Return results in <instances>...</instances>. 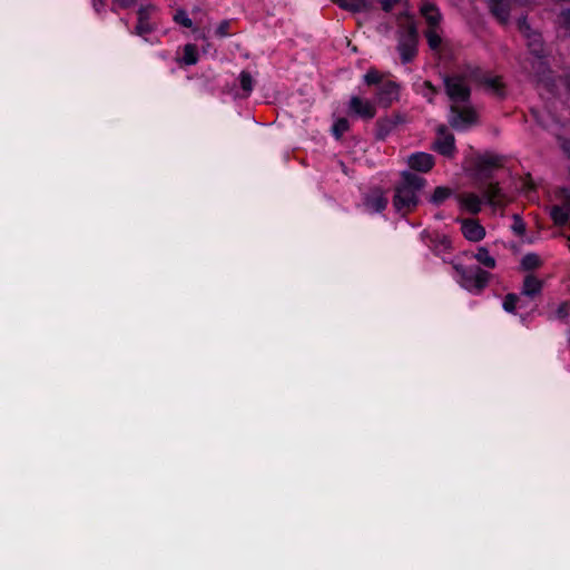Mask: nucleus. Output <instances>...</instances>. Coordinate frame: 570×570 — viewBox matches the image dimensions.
I'll use <instances>...</instances> for the list:
<instances>
[{
	"mask_svg": "<svg viewBox=\"0 0 570 570\" xmlns=\"http://www.w3.org/2000/svg\"><path fill=\"white\" fill-rule=\"evenodd\" d=\"M512 229L519 236H522L525 233V225L519 216L514 217V223L512 225Z\"/></svg>",
	"mask_w": 570,
	"mask_h": 570,
	"instance_id": "58836bf2",
	"label": "nucleus"
},
{
	"mask_svg": "<svg viewBox=\"0 0 570 570\" xmlns=\"http://www.w3.org/2000/svg\"><path fill=\"white\" fill-rule=\"evenodd\" d=\"M542 265V261L535 253H528L521 259V268L523 271H533Z\"/></svg>",
	"mask_w": 570,
	"mask_h": 570,
	"instance_id": "c85d7f7f",
	"label": "nucleus"
},
{
	"mask_svg": "<svg viewBox=\"0 0 570 570\" xmlns=\"http://www.w3.org/2000/svg\"><path fill=\"white\" fill-rule=\"evenodd\" d=\"M173 19L177 24H180L185 28H193L194 26L193 20L188 17L184 9L176 10Z\"/></svg>",
	"mask_w": 570,
	"mask_h": 570,
	"instance_id": "2f4dec72",
	"label": "nucleus"
},
{
	"mask_svg": "<svg viewBox=\"0 0 570 570\" xmlns=\"http://www.w3.org/2000/svg\"><path fill=\"white\" fill-rule=\"evenodd\" d=\"M563 85H564L566 91L570 95V73L564 76Z\"/></svg>",
	"mask_w": 570,
	"mask_h": 570,
	"instance_id": "c03bdc74",
	"label": "nucleus"
},
{
	"mask_svg": "<svg viewBox=\"0 0 570 570\" xmlns=\"http://www.w3.org/2000/svg\"><path fill=\"white\" fill-rule=\"evenodd\" d=\"M364 83L375 86V100L383 108L390 107L399 99L400 86L393 80L383 81V75L376 68H370L363 76Z\"/></svg>",
	"mask_w": 570,
	"mask_h": 570,
	"instance_id": "7ed1b4c3",
	"label": "nucleus"
},
{
	"mask_svg": "<svg viewBox=\"0 0 570 570\" xmlns=\"http://www.w3.org/2000/svg\"><path fill=\"white\" fill-rule=\"evenodd\" d=\"M570 314V301H564L562 302L557 311H556V316L557 318L561 320V321H564Z\"/></svg>",
	"mask_w": 570,
	"mask_h": 570,
	"instance_id": "f704fd0d",
	"label": "nucleus"
},
{
	"mask_svg": "<svg viewBox=\"0 0 570 570\" xmlns=\"http://www.w3.org/2000/svg\"><path fill=\"white\" fill-rule=\"evenodd\" d=\"M420 12L429 26L428 29L439 28L442 20V14L434 3L424 2L420 8Z\"/></svg>",
	"mask_w": 570,
	"mask_h": 570,
	"instance_id": "a211bd4d",
	"label": "nucleus"
},
{
	"mask_svg": "<svg viewBox=\"0 0 570 570\" xmlns=\"http://www.w3.org/2000/svg\"><path fill=\"white\" fill-rule=\"evenodd\" d=\"M350 129V121L346 118H338L332 126V134L340 139Z\"/></svg>",
	"mask_w": 570,
	"mask_h": 570,
	"instance_id": "7c9ffc66",
	"label": "nucleus"
},
{
	"mask_svg": "<svg viewBox=\"0 0 570 570\" xmlns=\"http://www.w3.org/2000/svg\"><path fill=\"white\" fill-rule=\"evenodd\" d=\"M561 17L567 27H570V9H566L561 12Z\"/></svg>",
	"mask_w": 570,
	"mask_h": 570,
	"instance_id": "a19ab883",
	"label": "nucleus"
},
{
	"mask_svg": "<svg viewBox=\"0 0 570 570\" xmlns=\"http://www.w3.org/2000/svg\"><path fill=\"white\" fill-rule=\"evenodd\" d=\"M482 86L492 90L498 96L504 95V83L499 76H491V73H489Z\"/></svg>",
	"mask_w": 570,
	"mask_h": 570,
	"instance_id": "bb28decb",
	"label": "nucleus"
},
{
	"mask_svg": "<svg viewBox=\"0 0 570 570\" xmlns=\"http://www.w3.org/2000/svg\"><path fill=\"white\" fill-rule=\"evenodd\" d=\"M422 86L424 89L422 95L428 99L429 102H432L433 97L439 94V89L430 80H425Z\"/></svg>",
	"mask_w": 570,
	"mask_h": 570,
	"instance_id": "72a5a7b5",
	"label": "nucleus"
},
{
	"mask_svg": "<svg viewBox=\"0 0 570 570\" xmlns=\"http://www.w3.org/2000/svg\"><path fill=\"white\" fill-rule=\"evenodd\" d=\"M444 90L451 104H464L471 101V88L465 83L462 75H445L443 77Z\"/></svg>",
	"mask_w": 570,
	"mask_h": 570,
	"instance_id": "423d86ee",
	"label": "nucleus"
},
{
	"mask_svg": "<svg viewBox=\"0 0 570 570\" xmlns=\"http://www.w3.org/2000/svg\"><path fill=\"white\" fill-rule=\"evenodd\" d=\"M407 164L412 170L428 173L433 168L435 163L431 154L417 151L409 157Z\"/></svg>",
	"mask_w": 570,
	"mask_h": 570,
	"instance_id": "2eb2a0df",
	"label": "nucleus"
},
{
	"mask_svg": "<svg viewBox=\"0 0 570 570\" xmlns=\"http://www.w3.org/2000/svg\"><path fill=\"white\" fill-rule=\"evenodd\" d=\"M569 240H570V235H569Z\"/></svg>",
	"mask_w": 570,
	"mask_h": 570,
	"instance_id": "a18cd8bd",
	"label": "nucleus"
},
{
	"mask_svg": "<svg viewBox=\"0 0 570 570\" xmlns=\"http://www.w3.org/2000/svg\"><path fill=\"white\" fill-rule=\"evenodd\" d=\"M489 73V71L484 70L480 66L466 63L463 67L462 76L464 77V79H469L470 81H473L475 83L483 85Z\"/></svg>",
	"mask_w": 570,
	"mask_h": 570,
	"instance_id": "aec40b11",
	"label": "nucleus"
},
{
	"mask_svg": "<svg viewBox=\"0 0 570 570\" xmlns=\"http://www.w3.org/2000/svg\"><path fill=\"white\" fill-rule=\"evenodd\" d=\"M402 0H380L381 9L390 13L394 9L395 6L400 4Z\"/></svg>",
	"mask_w": 570,
	"mask_h": 570,
	"instance_id": "4c0bfd02",
	"label": "nucleus"
},
{
	"mask_svg": "<svg viewBox=\"0 0 570 570\" xmlns=\"http://www.w3.org/2000/svg\"><path fill=\"white\" fill-rule=\"evenodd\" d=\"M363 203L372 213H382L385 210L389 199L382 187H373L364 195Z\"/></svg>",
	"mask_w": 570,
	"mask_h": 570,
	"instance_id": "f8f14e48",
	"label": "nucleus"
},
{
	"mask_svg": "<svg viewBox=\"0 0 570 570\" xmlns=\"http://www.w3.org/2000/svg\"><path fill=\"white\" fill-rule=\"evenodd\" d=\"M475 174L478 179V189L483 195L487 204L492 207L504 205V194L498 181H492L493 171L503 166V157L487 153L475 159Z\"/></svg>",
	"mask_w": 570,
	"mask_h": 570,
	"instance_id": "f257e3e1",
	"label": "nucleus"
},
{
	"mask_svg": "<svg viewBox=\"0 0 570 570\" xmlns=\"http://www.w3.org/2000/svg\"><path fill=\"white\" fill-rule=\"evenodd\" d=\"M428 180L410 170L401 173L400 180L394 185L392 199L396 213L406 216L413 213L420 205V194L426 186Z\"/></svg>",
	"mask_w": 570,
	"mask_h": 570,
	"instance_id": "f03ea898",
	"label": "nucleus"
},
{
	"mask_svg": "<svg viewBox=\"0 0 570 570\" xmlns=\"http://www.w3.org/2000/svg\"><path fill=\"white\" fill-rule=\"evenodd\" d=\"M229 28H230V21L229 20H223L217 26L215 33H216V36H218L220 38L228 37L230 35L229 33Z\"/></svg>",
	"mask_w": 570,
	"mask_h": 570,
	"instance_id": "e433bc0d",
	"label": "nucleus"
},
{
	"mask_svg": "<svg viewBox=\"0 0 570 570\" xmlns=\"http://www.w3.org/2000/svg\"><path fill=\"white\" fill-rule=\"evenodd\" d=\"M454 190L448 186H438L429 197V202L433 206H441L446 199L454 196Z\"/></svg>",
	"mask_w": 570,
	"mask_h": 570,
	"instance_id": "4be33fe9",
	"label": "nucleus"
},
{
	"mask_svg": "<svg viewBox=\"0 0 570 570\" xmlns=\"http://www.w3.org/2000/svg\"><path fill=\"white\" fill-rule=\"evenodd\" d=\"M543 282L532 274H529L523 279L521 293L528 297H534L542 292Z\"/></svg>",
	"mask_w": 570,
	"mask_h": 570,
	"instance_id": "412c9836",
	"label": "nucleus"
},
{
	"mask_svg": "<svg viewBox=\"0 0 570 570\" xmlns=\"http://www.w3.org/2000/svg\"><path fill=\"white\" fill-rule=\"evenodd\" d=\"M347 112L350 116H355L363 120H371L376 115V108L370 100L362 99L360 96H352L348 101Z\"/></svg>",
	"mask_w": 570,
	"mask_h": 570,
	"instance_id": "9b49d317",
	"label": "nucleus"
},
{
	"mask_svg": "<svg viewBox=\"0 0 570 570\" xmlns=\"http://www.w3.org/2000/svg\"><path fill=\"white\" fill-rule=\"evenodd\" d=\"M341 9L353 13L368 12L374 9L373 2L370 0H331Z\"/></svg>",
	"mask_w": 570,
	"mask_h": 570,
	"instance_id": "f3484780",
	"label": "nucleus"
},
{
	"mask_svg": "<svg viewBox=\"0 0 570 570\" xmlns=\"http://www.w3.org/2000/svg\"><path fill=\"white\" fill-rule=\"evenodd\" d=\"M473 257L479 262V264L483 265L487 268L493 269L497 266L495 258L490 255L489 249L487 247H479L476 253L473 254Z\"/></svg>",
	"mask_w": 570,
	"mask_h": 570,
	"instance_id": "a878e982",
	"label": "nucleus"
},
{
	"mask_svg": "<svg viewBox=\"0 0 570 570\" xmlns=\"http://www.w3.org/2000/svg\"><path fill=\"white\" fill-rule=\"evenodd\" d=\"M517 27L519 32L527 41V47L529 52L538 59H543L546 57L544 53V42L541 33L531 29L527 17H521L518 19Z\"/></svg>",
	"mask_w": 570,
	"mask_h": 570,
	"instance_id": "0eeeda50",
	"label": "nucleus"
},
{
	"mask_svg": "<svg viewBox=\"0 0 570 570\" xmlns=\"http://www.w3.org/2000/svg\"><path fill=\"white\" fill-rule=\"evenodd\" d=\"M561 147L564 154L570 158V139L563 140Z\"/></svg>",
	"mask_w": 570,
	"mask_h": 570,
	"instance_id": "37998d69",
	"label": "nucleus"
},
{
	"mask_svg": "<svg viewBox=\"0 0 570 570\" xmlns=\"http://www.w3.org/2000/svg\"><path fill=\"white\" fill-rule=\"evenodd\" d=\"M520 298L514 293H509L505 295L503 299V309L508 313H515L517 305L519 303Z\"/></svg>",
	"mask_w": 570,
	"mask_h": 570,
	"instance_id": "473e14b6",
	"label": "nucleus"
},
{
	"mask_svg": "<svg viewBox=\"0 0 570 570\" xmlns=\"http://www.w3.org/2000/svg\"><path fill=\"white\" fill-rule=\"evenodd\" d=\"M183 58L179 60L180 65L194 66L199 60L198 48L194 43H187L184 46Z\"/></svg>",
	"mask_w": 570,
	"mask_h": 570,
	"instance_id": "b1692460",
	"label": "nucleus"
},
{
	"mask_svg": "<svg viewBox=\"0 0 570 570\" xmlns=\"http://www.w3.org/2000/svg\"><path fill=\"white\" fill-rule=\"evenodd\" d=\"M459 284L470 293L480 294L489 284L491 274L478 265L455 264Z\"/></svg>",
	"mask_w": 570,
	"mask_h": 570,
	"instance_id": "20e7f679",
	"label": "nucleus"
},
{
	"mask_svg": "<svg viewBox=\"0 0 570 570\" xmlns=\"http://www.w3.org/2000/svg\"><path fill=\"white\" fill-rule=\"evenodd\" d=\"M419 33L414 24H410L406 31L400 37L397 51L402 63L411 62L417 55Z\"/></svg>",
	"mask_w": 570,
	"mask_h": 570,
	"instance_id": "6e6552de",
	"label": "nucleus"
},
{
	"mask_svg": "<svg viewBox=\"0 0 570 570\" xmlns=\"http://www.w3.org/2000/svg\"><path fill=\"white\" fill-rule=\"evenodd\" d=\"M489 9L492 16L501 23H505L510 16L509 0H489Z\"/></svg>",
	"mask_w": 570,
	"mask_h": 570,
	"instance_id": "6ab92c4d",
	"label": "nucleus"
},
{
	"mask_svg": "<svg viewBox=\"0 0 570 570\" xmlns=\"http://www.w3.org/2000/svg\"><path fill=\"white\" fill-rule=\"evenodd\" d=\"M238 81L242 90L244 91L243 96L248 97L252 94L255 83L250 72L247 70H242L238 76Z\"/></svg>",
	"mask_w": 570,
	"mask_h": 570,
	"instance_id": "cd10ccee",
	"label": "nucleus"
},
{
	"mask_svg": "<svg viewBox=\"0 0 570 570\" xmlns=\"http://www.w3.org/2000/svg\"><path fill=\"white\" fill-rule=\"evenodd\" d=\"M550 216L557 226H564L567 224L570 225L569 210H567L564 207H561L560 205H554L551 207Z\"/></svg>",
	"mask_w": 570,
	"mask_h": 570,
	"instance_id": "393cba45",
	"label": "nucleus"
},
{
	"mask_svg": "<svg viewBox=\"0 0 570 570\" xmlns=\"http://www.w3.org/2000/svg\"><path fill=\"white\" fill-rule=\"evenodd\" d=\"M461 230L463 236L470 242H480L485 236L484 227L478 220L474 219H462Z\"/></svg>",
	"mask_w": 570,
	"mask_h": 570,
	"instance_id": "dca6fc26",
	"label": "nucleus"
},
{
	"mask_svg": "<svg viewBox=\"0 0 570 570\" xmlns=\"http://www.w3.org/2000/svg\"><path fill=\"white\" fill-rule=\"evenodd\" d=\"M403 122H405V117L401 112H393L392 115L380 117L375 121V139L384 141L392 131Z\"/></svg>",
	"mask_w": 570,
	"mask_h": 570,
	"instance_id": "9d476101",
	"label": "nucleus"
},
{
	"mask_svg": "<svg viewBox=\"0 0 570 570\" xmlns=\"http://www.w3.org/2000/svg\"><path fill=\"white\" fill-rule=\"evenodd\" d=\"M156 9L153 4L141 6L137 11V24L135 27L134 33L142 37L145 35L151 33L154 31V27L150 23V14Z\"/></svg>",
	"mask_w": 570,
	"mask_h": 570,
	"instance_id": "4468645a",
	"label": "nucleus"
},
{
	"mask_svg": "<svg viewBox=\"0 0 570 570\" xmlns=\"http://www.w3.org/2000/svg\"><path fill=\"white\" fill-rule=\"evenodd\" d=\"M454 198L462 210L472 215H478L482 209V204L487 203L483 195L480 197L474 193L455 194Z\"/></svg>",
	"mask_w": 570,
	"mask_h": 570,
	"instance_id": "ddd939ff",
	"label": "nucleus"
},
{
	"mask_svg": "<svg viewBox=\"0 0 570 570\" xmlns=\"http://www.w3.org/2000/svg\"><path fill=\"white\" fill-rule=\"evenodd\" d=\"M432 250L435 255L450 253L452 250V242L446 235H436L432 239Z\"/></svg>",
	"mask_w": 570,
	"mask_h": 570,
	"instance_id": "5701e85b",
	"label": "nucleus"
},
{
	"mask_svg": "<svg viewBox=\"0 0 570 570\" xmlns=\"http://www.w3.org/2000/svg\"><path fill=\"white\" fill-rule=\"evenodd\" d=\"M566 193V196L563 198V202H562V205H560L561 207H564L567 210H569V215H570V195L567 193V190H563Z\"/></svg>",
	"mask_w": 570,
	"mask_h": 570,
	"instance_id": "79ce46f5",
	"label": "nucleus"
},
{
	"mask_svg": "<svg viewBox=\"0 0 570 570\" xmlns=\"http://www.w3.org/2000/svg\"><path fill=\"white\" fill-rule=\"evenodd\" d=\"M446 119L452 129L459 132H464L478 124L479 115L470 101L450 105Z\"/></svg>",
	"mask_w": 570,
	"mask_h": 570,
	"instance_id": "39448f33",
	"label": "nucleus"
},
{
	"mask_svg": "<svg viewBox=\"0 0 570 570\" xmlns=\"http://www.w3.org/2000/svg\"><path fill=\"white\" fill-rule=\"evenodd\" d=\"M432 149L449 158L453 157L456 151L454 135L443 124L436 127V137L432 144Z\"/></svg>",
	"mask_w": 570,
	"mask_h": 570,
	"instance_id": "1a4fd4ad",
	"label": "nucleus"
},
{
	"mask_svg": "<svg viewBox=\"0 0 570 570\" xmlns=\"http://www.w3.org/2000/svg\"><path fill=\"white\" fill-rule=\"evenodd\" d=\"M137 0H112L111 11L117 12L118 9H129Z\"/></svg>",
	"mask_w": 570,
	"mask_h": 570,
	"instance_id": "c9c22d12",
	"label": "nucleus"
},
{
	"mask_svg": "<svg viewBox=\"0 0 570 570\" xmlns=\"http://www.w3.org/2000/svg\"><path fill=\"white\" fill-rule=\"evenodd\" d=\"M91 6L97 14L105 11L106 0H91Z\"/></svg>",
	"mask_w": 570,
	"mask_h": 570,
	"instance_id": "ea45409f",
	"label": "nucleus"
},
{
	"mask_svg": "<svg viewBox=\"0 0 570 570\" xmlns=\"http://www.w3.org/2000/svg\"><path fill=\"white\" fill-rule=\"evenodd\" d=\"M438 29H426L424 31V37L426 38L428 45L431 50H440L442 45V38L436 31Z\"/></svg>",
	"mask_w": 570,
	"mask_h": 570,
	"instance_id": "c756f323",
	"label": "nucleus"
}]
</instances>
